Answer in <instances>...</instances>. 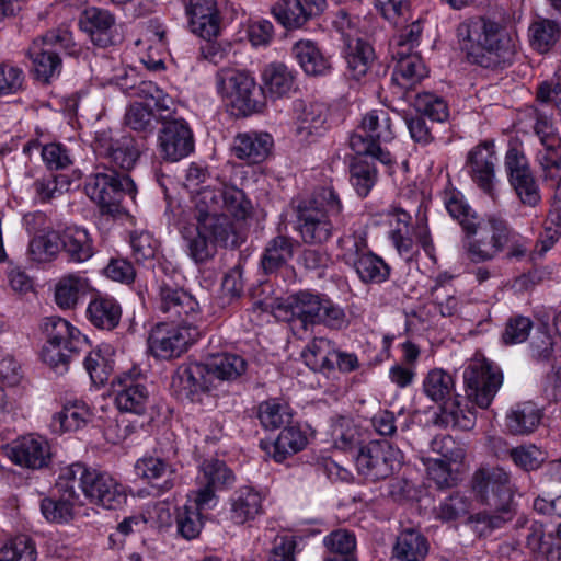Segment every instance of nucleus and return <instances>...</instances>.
<instances>
[{
	"label": "nucleus",
	"mask_w": 561,
	"mask_h": 561,
	"mask_svg": "<svg viewBox=\"0 0 561 561\" xmlns=\"http://www.w3.org/2000/svg\"><path fill=\"white\" fill-rule=\"evenodd\" d=\"M324 297L308 291H300L279 302L274 309V316L289 323L294 335L302 339L307 335L309 325L318 323Z\"/></svg>",
	"instance_id": "nucleus-13"
},
{
	"label": "nucleus",
	"mask_w": 561,
	"mask_h": 561,
	"mask_svg": "<svg viewBox=\"0 0 561 561\" xmlns=\"http://www.w3.org/2000/svg\"><path fill=\"white\" fill-rule=\"evenodd\" d=\"M396 68L392 80L402 88H410L426 77L427 71L422 58L412 51L393 50Z\"/></svg>",
	"instance_id": "nucleus-35"
},
{
	"label": "nucleus",
	"mask_w": 561,
	"mask_h": 561,
	"mask_svg": "<svg viewBox=\"0 0 561 561\" xmlns=\"http://www.w3.org/2000/svg\"><path fill=\"white\" fill-rule=\"evenodd\" d=\"M476 419V410L460 394H455L442 402L435 423L444 427L469 431L474 427Z\"/></svg>",
	"instance_id": "nucleus-30"
},
{
	"label": "nucleus",
	"mask_w": 561,
	"mask_h": 561,
	"mask_svg": "<svg viewBox=\"0 0 561 561\" xmlns=\"http://www.w3.org/2000/svg\"><path fill=\"white\" fill-rule=\"evenodd\" d=\"M75 501L66 496L56 501L45 497L41 501V512L43 516L54 523H66L72 516Z\"/></svg>",
	"instance_id": "nucleus-64"
},
{
	"label": "nucleus",
	"mask_w": 561,
	"mask_h": 561,
	"mask_svg": "<svg viewBox=\"0 0 561 561\" xmlns=\"http://www.w3.org/2000/svg\"><path fill=\"white\" fill-rule=\"evenodd\" d=\"M85 496L106 510H117L127 499L125 486L106 472L93 471Z\"/></svg>",
	"instance_id": "nucleus-23"
},
{
	"label": "nucleus",
	"mask_w": 561,
	"mask_h": 561,
	"mask_svg": "<svg viewBox=\"0 0 561 561\" xmlns=\"http://www.w3.org/2000/svg\"><path fill=\"white\" fill-rule=\"evenodd\" d=\"M217 91L238 114L248 115L255 107L254 91L256 82L247 70L226 67L216 75Z\"/></svg>",
	"instance_id": "nucleus-12"
},
{
	"label": "nucleus",
	"mask_w": 561,
	"mask_h": 561,
	"mask_svg": "<svg viewBox=\"0 0 561 561\" xmlns=\"http://www.w3.org/2000/svg\"><path fill=\"white\" fill-rule=\"evenodd\" d=\"M496 161L494 144L491 141H485L471 149L467 159V167L472 181L491 196L494 193L496 182Z\"/></svg>",
	"instance_id": "nucleus-19"
},
{
	"label": "nucleus",
	"mask_w": 561,
	"mask_h": 561,
	"mask_svg": "<svg viewBox=\"0 0 561 561\" xmlns=\"http://www.w3.org/2000/svg\"><path fill=\"white\" fill-rule=\"evenodd\" d=\"M142 41L148 44L142 64L151 71L162 70L168 56L165 27L159 22H150Z\"/></svg>",
	"instance_id": "nucleus-38"
},
{
	"label": "nucleus",
	"mask_w": 561,
	"mask_h": 561,
	"mask_svg": "<svg viewBox=\"0 0 561 561\" xmlns=\"http://www.w3.org/2000/svg\"><path fill=\"white\" fill-rule=\"evenodd\" d=\"M93 290L91 280L80 272L67 273L54 284V301L61 310H73Z\"/></svg>",
	"instance_id": "nucleus-24"
},
{
	"label": "nucleus",
	"mask_w": 561,
	"mask_h": 561,
	"mask_svg": "<svg viewBox=\"0 0 561 561\" xmlns=\"http://www.w3.org/2000/svg\"><path fill=\"white\" fill-rule=\"evenodd\" d=\"M343 205L339 194L331 186L317 190L298 206V230L305 242L323 243L333 231L331 218L342 214Z\"/></svg>",
	"instance_id": "nucleus-4"
},
{
	"label": "nucleus",
	"mask_w": 561,
	"mask_h": 561,
	"mask_svg": "<svg viewBox=\"0 0 561 561\" xmlns=\"http://www.w3.org/2000/svg\"><path fill=\"white\" fill-rule=\"evenodd\" d=\"M505 167L511 185L524 204L536 205L539 190L528 167L526 157L516 148H511L505 156Z\"/></svg>",
	"instance_id": "nucleus-18"
},
{
	"label": "nucleus",
	"mask_w": 561,
	"mask_h": 561,
	"mask_svg": "<svg viewBox=\"0 0 561 561\" xmlns=\"http://www.w3.org/2000/svg\"><path fill=\"white\" fill-rule=\"evenodd\" d=\"M465 233V255L473 263L492 261L505 250H510L511 255L527 251L526 240L494 215L477 220Z\"/></svg>",
	"instance_id": "nucleus-2"
},
{
	"label": "nucleus",
	"mask_w": 561,
	"mask_h": 561,
	"mask_svg": "<svg viewBox=\"0 0 561 561\" xmlns=\"http://www.w3.org/2000/svg\"><path fill=\"white\" fill-rule=\"evenodd\" d=\"M392 119L386 110L367 112L359 126L350 136L351 149L359 156H370L383 164H390L392 157L381 147L394 139Z\"/></svg>",
	"instance_id": "nucleus-6"
},
{
	"label": "nucleus",
	"mask_w": 561,
	"mask_h": 561,
	"mask_svg": "<svg viewBox=\"0 0 561 561\" xmlns=\"http://www.w3.org/2000/svg\"><path fill=\"white\" fill-rule=\"evenodd\" d=\"M291 409L276 399L263 401L259 405V419L266 430H276L290 423Z\"/></svg>",
	"instance_id": "nucleus-49"
},
{
	"label": "nucleus",
	"mask_w": 561,
	"mask_h": 561,
	"mask_svg": "<svg viewBox=\"0 0 561 561\" xmlns=\"http://www.w3.org/2000/svg\"><path fill=\"white\" fill-rule=\"evenodd\" d=\"M472 489L483 503L495 511H506L513 499L510 473L502 468L479 469L473 474Z\"/></svg>",
	"instance_id": "nucleus-15"
},
{
	"label": "nucleus",
	"mask_w": 561,
	"mask_h": 561,
	"mask_svg": "<svg viewBox=\"0 0 561 561\" xmlns=\"http://www.w3.org/2000/svg\"><path fill=\"white\" fill-rule=\"evenodd\" d=\"M423 392L433 402H443L455 392L453 376L442 368L431 369L423 380Z\"/></svg>",
	"instance_id": "nucleus-46"
},
{
	"label": "nucleus",
	"mask_w": 561,
	"mask_h": 561,
	"mask_svg": "<svg viewBox=\"0 0 561 561\" xmlns=\"http://www.w3.org/2000/svg\"><path fill=\"white\" fill-rule=\"evenodd\" d=\"M273 145V137L268 133L249 131L234 138L232 150L239 159L260 163L268 157Z\"/></svg>",
	"instance_id": "nucleus-32"
},
{
	"label": "nucleus",
	"mask_w": 561,
	"mask_h": 561,
	"mask_svg": "<svg viewBox=\"0 0 561 561\" xmlns=\"http://www.w3.org/2000/svg\"><path fill=\"white\" fill-rule=\"evenodd\" d=\"M158 148L160 156L171 162L191 154L194 150V136L188 124L182 118L167 121L159 133Z\"/></svg>",
	"instance_id": "nucleus-17"
},
{
	"label": "nucleus",
	"mask_w": 561,
	"mask_h": 561,
	"mask_svg": "<svg viewBox=\"0 0 561 561\" xmlns=\"http://www.w3.org/2000/svg\"><path fill=\"white\" fill-rule=\"evenodd\" d=\"M89 321L96 328L112 330L121 321L122 307L116 299L107 295H98L87 308Z\"/></svg>",
	"instance_id": "nucleus-36"
},
{
	"label": "nucleus",
	"mask_w": 561,
	"mask_h": 561,
	"mask_svg": "<svg viewBox=\"0 0 561 561\" xmlns=\"http://www.w3.org/2000/svg\"><path fill=\"white\" fill-rule=\"evenodd\" d=\"M293 256V244L285 237L273 239L262 257V267L266 273H272L289 261Z\"/></svg>",
	"instance_id": "nucleus-53"
},
{
	"label": "nucleus",
	"mask_w": 561,
	"mask_h": 561,
	"mask_svg": "<svg viewBox=\"0 0 561 561\" xmlns=\"http://www.w3.org/2000/svg\"><path fill=\"white\" fill-rule=\"evenodd\" d=\"M61 244L72 262L83 263L94 255L92 238L84 228L68 227L61 236Z\"/></svg>",
	"instance_id": "nucleus-41"
},
{
	"label": "nucleus",
	"mask_w": 561,
	"mask_h": 561,
	"mask_svg": "<svg viewBox=\"0 0 561 561\" xmlns=\"http://www.w3.org/2000/svg\"><path fill=\"white\" fill-rule=\"evenodd\" d=\"M88 196L95 202L103 214L117 216L123 213L122 198L128 194L135 198L136 186L126 174H118L114 170L96 172L85 185Z\"/></svg>",
	"instance_id": "nucleus-10"
},
{
	"label": "nucleus",
	"mask_w": 561,
	"mask_h": 561,
	"mask_svg": "<svg viewBox=\"0 0 561 561\" xmlns=\"http://www.w3.org/2000/svg\"><path fill=\"white\" fill-rule=\"evenodd\" d=\"M216 377L206 364L188 363L172 376L171 388L178 399L202 407L215 403Z\"/></svg>",
	"instance_id": "nucleus-9"
},
{
	"label": "nucleus",
	"mask_w": 561,
	"mask_h": 561,
	"mask_svg": "<svg viewBox=\"0 0 561 561\" xmlns=\"http://www.w3.org/2000/svg\"><path fill=\"white\" fill-rule=\"evenodd\" d=\"M5 455L18 466L41 469L48 465L50 448L44 437L26 435L8 445Z\"/></svg>",
	"instance_id": "nucleus-20"
},
{
	"label": "nucleus",
	"mask_w": 561,
	"mask_h": 561,
	"mask_svg": "<svg viewBox=\"0 0 561 561\" xmlns=\"http://www.w3.org/2000/svg\"><path fill=\"white\" fill-rule=\"evenodd\" d=\"M209 180L207 168L196 162L188 165L184 185L193 194V208L190 219L180 224L179 231L185 253L197 264L211 260L233 234L228 215L242 220L252 209L251 202L234 185L216 183L199 187Z\"/></svg>",
	"instance_id": "nucleus-1"
},
{
	"label": "nucleus",
	"mask_w": 561,
	"mask_h": 561,
	"mask_svg": "<svg viewBox=\"0 0 561 561\" xmlns=\"http://www.w3.org/2000/svg\"><path fill=\"white\" fill-rule=\"evenodd\" d=\"M559 33L556 22L540 19L529 27L530 44L539 53H546L556 44Z\"/></svg>",
	"instance_id": "nucleus-52"
},
{
	"label": "nucleus",
	"mask_w": 561,
	"mask_h": 561,
	"mask_svg": "<svg viewBox=\"0 0 561 561\" xmlns=\"http://www.w3.org/2000/svg\"><path fill=\"white\" fill-rule=\"evenodd\" d=\"M444 202L448 214L459 222L463 231L472 228L477 218L460 193H446Z\"/></svg>",
	"instance_id": "nucleus-62"
},
{
	"label": "nucleus",
	"mask_w": 561,
	"mask_h": 561,
	"mask_svg": "<svg viewBox=\"0 0 561 561\" xmlns=\"http://www.w3.org/2000/svg\"><path fill=\"white\" fill-rule=\"evenodd\" d=\"M57 47L69 55L78 53L72 34L67 28L48 32L42 38L35 39L30 46L28 57L37 80L48 83L60 75L62 62L56 51Z\"/></svg>",
	"instance_id": "nucleus-8"
},
{
	"label": "nucleus",
	"mask_w": 561,
	"mask_h": 561,
	"mask_svg": "<svg viewBox=\"0 0 561 561\" xmlns=\"http://www.w3.org/2000/svg\"><path fill=\"white\" fill-rule=\"evenodd\" d=\"M197 335L195 328H175L167 323H159L149 334V351H183L193 345Z\"/></svg>",
	"instance_id": "nucleus-28"
},
{
	"label": "nucleus",
	"mask_w": 561,
	"mask_h": 561,
	"mask_svg": "<svg viewBox=\"0 0 561 561\" xmlns=\"http://www.w3.org/2000/svg\"><path fill=\"white\" fill-rule=\"evenodd\" d=\"M135 471L138 477L150 483L158 492L169 491L174 485L175 469L162 458L142 457L136 461Z\"/></svg>",
	"instance_id": "nucleus-31"
},
{
	"label": "nucleus",
	"mask_w": 561,
	"mask_h": 561,
	"mask_svg": "<svg viewBox=\"0 0 561 561\" xmlns=\"http://www.w3.org/2000/svg\"><path fill=\"white\" fill-rule=\"evenodd\" d=\"M94 470L87 468L82 463H72L61 469L56 482L57 490L70 500H78L77 490L85 494L90 479Z\"/></svg>",
	"instance_id": "nucleus-42"
},
{
	"label": "nucleus",
	"mask_w": 561,
	"mask_h": 561,
	"mask_svg": "<svg viewBox=\"0 0 561 561\" xmlns=\"http://www.w3.org/2000/svg\"><path fill=\"white\" fill-rule=\"evenodd\" d=\"M185 13L188 26L203 39H211L220 32V12L216 0H187Z\"/></svg>",
	"instance_id": "nucleus-21"
},
{
	"label": "nucleus",
	"mask_w": 561,
	"mask_h": 561,
	"mask_svg": "<svg viewBox=\"0 0 561 561\" xmlns=\"http://www.w3.org/2000/svg\"><path fill=\"white\" fill-rule=\"evenodd\" d=\"M36 549L26 536H19L0 549V561H35Z\"/></svg>",
	"instance_id": "nucleus-61"
},
{
	"label": "nucleus",
	"mask_w": 561,
	"mask_h": 561,
	"mask_svg": "<svg viewBox=\"0 0 561 561\" xmlns=\"http://www.w3.org/2000/svg\"><path fill=\"white\" fill-rule=\"evenodd\" d=\"M61 237L55 231L34 237L28 245V251L34 261L48 262L57 256L60 251Z\"/></svg>",
	"instance_id": "nucleus-54"
},
{
	"label": "nucleus",
	"mask_w": 561,
	"mask_h": 561,
	"mask_svg": "<svg viewBox=\"0 0 561 561\" xmlns=\"http://www.w3.org/2000/svg\"><path fill=\"white\" fill-rule=\"evenodd\" d=\"M297 62L308 76H324L331 66L318 45L310 39H300L291 48Z\"/></svg>",
	"instance_id": "nucleus-37"
},
{
	"label": "nucleus",
	"mask_w": 561,
	"mask_h": 561,
	"mask_svg": "<svg viewBox=\"0 0 561 561\" xmlns=\"http://www.w3.org/2000/svg\"><path fill=\"white\" fill-rule=\"evenodd\" d=\"M70 185L71 180L66 174L44 176L34 183L35 198L42 203L49 202L68 192Z\"/></svg>",
	"instance_id": "nucleus-55"
},
{
	"label": "nucleus",
	"mask_w": 561,
	"mask_h": 561,
	"mask_svg": "<svg viewBox=\"0 0 561 561\" xmlns=\"http://www.w3.org/2000/svg\"><path fill=\"white\" fill-rule=\"evenodd\" d=\"M159 306L161 311L179 318L194 310L195 300L184 290L162 282L159 287Z\"/></svg>",
	"instance_id": "nucleus-44"
},
{
	"label": "nucleus",
	"mask_w": 561,
	"mask_h": 561,
	"mask_svg": "<svg viewBox=\"0 0 561 561\" xmlns=\"http://www.w3.org/2000/svg\"><path fill=\"white\" fill-rule=\"evenodd\" d=\"M340 256L350 266H353L369 250L364 232L344 234L339 239Z\"/></svg>",
	"instance_id": "nucleus-59"
},
{
	"label": "nucleus",
	"mask_w": 561,
	"mask_h": 561,
	"mask_svg": "<svg viewBox=\"0 0 561 561\" xmlns=\"http://www.w3.org/2000/svg\"><path fill=\"white\" fill-rule=\"evenodd\" d=\"M461 49L474 64L489 66L486 55L508 61L516 51L514 37L497 23L477 19L461 23L457 31Z\"/></svg>",
	"instance_id": "nucleus-3"
},
{
	"label": "nucleus",
	"mask_w": 561,
	"mask_h": 561,
	"mask_svg": "<svg viewBox=\"0 0 561 561\" xmlns=\"http://www.w3.org/2000/svg\"><path fill=\"white\" fill-rule=\"evenodd\" d=\"M352 267L365 284H381L390 276L389 265L371 251L364 254Z\"/></svg>",
	"instance_id": "nucleus-47"
},
{
	"label": "nucleus",
	"mask_w": 561,
	"mask_h": 561,
	"mask_svg": "<svg viewBox=\"0 0 561 561\" xmlns=\"http://www.w3.org/2000/svg\"><path fill=\"white\" fill-rule=\"evenodd\" d=\"M219 385L222 380H233L247 369V360L238 353H215L205 363Z\"/></svg>",
	"instance_id": "nucleus-45"
},
{
	"label": "nucleus",
	"mask_w": 561,
	"mask_h": 561,
	"mask_svg": "<svg viewBox=\"0 0 561 561\" xmlns=\"http://www.w3.org/2000/svg\"><path fill=\"white\" fill-rule=\"evenodd\" d=\"M329 106L319 101H295L294 137L301 145L318 141L330 128Z\"/></svg>",
	"instance_id": "nucleus-14"
},
{
	"label": "nucleus",
	"mask_w": 561,
	"mask_h": 561,
	"mask_svg": "<svg viewBox=\"0 0 561 561\" xmlns=\"http://www.w3.org/2000/svg\"><path fill=\"white\" fill-rule=\"evenodd\" d=\"M403 453L387 440H371L360 447L355 465L365 479H386L401 468Z\"/></svg>",
	"instance_id": "nucleus-11"
},
{
	"label": "nucleus",
	"mask_w": 561,
	"mask_h": 561,
	"mask_svg": "<svg viewBox=\"0 0 561 561\" xmlns=\"http://www.w3.org/2000/svg\"><path fill=\"white\" fill-rule=\"evenodd\" d=\"M542 149L537 160L543 171L545 180H558L561 176V138L541 142Z\"/></svg>",
	"instance_id": "nucleus-51"
},
{
	"label": "nucleus",
	"mask_w": 561,
	"mask_h": 561,
	"mask_svg": "<svg viewBox=\"0 0 561 561\" xmlns=\"http://www.w3.org/2000/svg\"><path fill=\"white\" fill-rule=\"evenodd\" d=\"M140 370L133 368L118 375L112 382L114 403L122 412L144 415L150 403V392L137 377Z\"/></svg>",
	"instance_id": "nucleus-16"
},
{
	"label": "nucleus",
	"mask_w": 561,
	"mask_h": 561,
	"mask_svg": "<svg viewBox=\"0 0 561 561\" xmlns=\"http://www.w3.org/2000/svg\"><path fill=\"white\" fill-rule=\"evenodd\" d=\"M376 169L368 162L358 160L352 164L350 181L360 197L368 195L376 183Z\"/></svg>",
	"instance_id": "nucleus-63"
},
{
	"label": "nucleus",
	"mask_w": 561,
	"mask_h": 561,
	"mask_svg": "<svg viewBox=\"0 0 561 561\" xmlns=\"http://www.w3.org/2000/svg\"><path fill=\"white\" fill-rule=\"evenodd\" d=\"M80 26L95 45L107 46L113 41L115 19L107 10L92 7L83 11Z\"/></svg>",
	"instance_id": "nucleus-33"
},
{
	"label": "nucleus",
	"mask_w": 561,
	"mask_h": 561,
	"mask_svg": "<svg viewBox=\"0 0 561 561\" xmlns=\"http://www.w3.org/2000/svg\"><path fill=\"white\" fill-rule=\"evenodd\" d=\"M43 332L51 347L83 351L91 347L89 337L60 317H48L42 322Z\"/></svg>",
	"instance_id": "nucleus-25"
},
{
	"label": "nucleus",
	"mask_w": 561,
	"mask_h": 561,
	"mask_svg": "<svg viewBox=\"0 0 561 561\" xmlns=\"http://www.w3.org/2000/svg\"><path fill=\"white\" fill-rule=\"evenodd\" d=\"M345 46L347 73L352 79L359 81L370 69L374 60V49L362 39L350 41Z\"/></svg>",
	"instance_id": "nucleus-43"
},
{
	"label": "nucleus",
	"mask_w": 561,
	"mask_h": 561,
	"mask_svg": "<svg viewBox=\"0 0 561 561\" xmlns=\"http://www.w3.org/2000/svg\"><path fill=\"white\" fill-rule=\"evenodd\" d=\"M462 379L467 401L486 410L502 388L504 375L497 364L477 354L466 363Z\"/></svg>",
	"instance_id": "nucleus-7"
},
{
	"label": "nucleus",
	"mask_w": 561,
	"mask_h": 561,
	"mask_svg": "<svg viewBox=\"0 0 561 561\" xmlns=\"http://www.w3.org/2000/svg\"><path fill=\"white\" fill-rule=\"evenodd\" d=\"M308 444L307 433L299 424H287L274 440H262L261 448L276 462L302 450Z\"/></svg>",
	"instance_id": "nucleus-27"
},
{
	"label": "nucleus",
	"mask_w": 561,
	"mask_h": 561,
	"mask_svg": "<svg viewBox=\"0 0 561 561\" xmlns=\"http://www.w3.org/2000/svg\"><path fill=\"white\" fill-rule=\"evenodd\" d=\"M325 7L327 0H279L272 7V14L285 28L294 30L322 13Z\"/></svg>",
	"instance_id": "nucleus-22"
},
{
	"label": "nucleus",
	"mask_w": 561,
	"mask_h": 561,
	"mask_svg": "<svg viewBox=\"0 0 561 561\" xmlns=\"http://www.w3.org/2000/svg\"><path fill=\"white\" fill-rule=\"evenodd\" d=\"M118 88L128 96L139 98V102L131 104L125 115L126 124L134 130L144 131L152 127L153 110L170 112L174 106V99L160 89L152 81H137L134 72L121 78Z\"/></svg>",
	"instance_id": "nucleus-5"
},
{
	"label": "nucleus",
	"mask_w": 561,
	"mask_h": 561,
	"mask_svg": "<svg viewBox=\"0 0 561 561\" xmlns=\"http://www.w3.org/2000/svg\"><path fill=\"white\" fill-rule=\"evenodd\" d=\"M105 154L116 167L123 170H129L134 167L138 158V150L131 138L123 137L112 142L108 148L105 149Z\"/></svg>",
	"instance_id": "nucleus-56"
},
{
	"label": "nucleus",
	"mask_w": 561,
	"mask_h": 561,
	"mask_svg": "<svg viewBox=\"0 0 561 561\" xmlns=\"http://www.w3.org/2000/svg\"><path fill=\"white\" fill-rule=\"evenodd\" d=\"M176 531L186 540L198 537L204 526L202 513L187 501L179 507L175 516Z\"/></svg>",
	"instance_id": "nucleus-50"
},
{
	"label": "nucleus",
	"mask_w": 561,
	"mask_h": 561,
	"mask_svg": "<svg viewBox=\"0 0 561 561\" xmlns=\"http://www.w3.org/2000/svg\"><path fill=\"white\" fill-rule=\"evenodd\" d=\"M263 93L272 99H279L294 89L295 78L284 64H270L261 75Z\"/></svg>",
	"instance_id": "nucleus-39"
},
{
	"label": "nucleus",
	"mask_w": 561,
	"mask_h": 561,
	"mask_svg": "<svg viewBox=\"0 0 561 561\" xmlns=\"http://www.w3.org/2000/svg\"><path fill=\"white\" fill-rule=\"evenodd\" d=\"M114 353H89L84 367L95 385H103L114 370Z\"/></svg>",
	"instance_id": "nucleus-58"
},
{
	"label": "nucleus",
	"mask_w": 561,
	"mask_h": 561,
	"mask_svg": "<svg viewBox=\"0 0 561 561\" xmlns=\"http://www.w3.org/2000/svg\"><path fill=\"white\" fill-rule=\"evenodd\" d=\"M469 499L455 493L443 500L436 508V517L442 522H451L467 516L470 512Z\"/></svg>",
	"instance_id": "nucleus-60"
},
{
	"label": "nucleus",
	"mask_w": 561,
	"mask_h": 561,
	"mask_svg": "<svg viewBox=\"0 0 561 561\" xmlns=\"http://www.w3.org/2000/svg\"><path fill=\"white\" fill-rule=\"evenodd\" d=\"M414 105L420 113L434 122L444 123L449 117V108L446 101L433 93L424 92L417 94Z\"/></svg>",
	"instance_id": "nucleus-57"
},
{
	"label": "nucleus",
	"mask_w": 561,
	"mask_h": 561,
	"mask_svg": "<svg viewBox=\"0 0 561 561\" xmlns=\"http://www.w3.org/2000/svg\"><path fill=\"white\" fill-rule=\"evenodd\" d=\"M263 494L253 486L236 490L228 501V518L234 525L253 522L263 514Z\"/></svg>",
	"instance_id": "nucleus-26"
},
{
	"label": "nucleus",
	"mask_w": 561,
	"mask_h": 561,
	"mask_svg": "<svg viewBox=\"0 0 561 561\" xmlns=\"http://www.w3.org/2000/svg\"><path fill=\"white\" fill-rule=\"evenodd\" d=\"M427 538L417 529L407 528L400 531L392 549L396 561H422L428 553Z\"/></svg>",
	"instance_id": "nucleus-34"
},
{
	"label": "nucleus",
	"mask_w": 561,
	"mask_h": 561,
	"mask_svg": "<svg viewBox=\"0 0 561 561\" xmlns=\"http://www.w3.org/2000/svg\"><path fill=\"white\" fill-rule=\"evenodd\" d=\"M196 479L198 484H209L219 490L232 485L236 477L225 461L211 458L201 465Z\"/></svg>",
	"instance_id": "nucleus-48"
},
{
	"label": "nucleus",
	"mask_w": 561,
	"mask_h": 561,
	"mask_svg": "<svg viewBox=\"0 0 561 561\" xmlns=\"http://www.w3.org/2000/svg\"><path fill=\"white\" fill-rule=\"evenodd\" d=\"M542 416V410L535 402H516L506 410L504 426L512 435L527 436L538 428Z\"/></svg>",
	"instance_id": "nucleus-29"
},
{
	"label": "nucleus",
	"mask_w": 561,
	"mask_h": 561,
	"mask_svg": "<svg viewBox=\"0 0 561 561\" xmlns=\"http://www.w3.org/2000/svg\"><path fill=\"white\" fill-rule=\"evenodd\" d=\"M92 419L90 407L82 400L67 401L53 419V426L60 432H73L85 426Z\"/></svg>",
	"instance_id": "nucleus-40"
}]
</instances>
